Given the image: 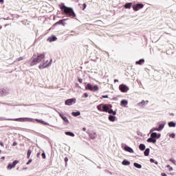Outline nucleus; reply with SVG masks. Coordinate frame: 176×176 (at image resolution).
<instances>
[{
	"mask_svg": "<svg viewBox=\"0 0 176 176\" xmlns=\"http://www.w3.org/2000/svg\"><path fill=\"white\" fill-rule=\"evenodd\" d=\"M47 41L49 42H54V41H57V37L52 36L48 38Z\"/></svg>",
	"mask_w": 176,
	"mask_h": 176,
	"instance_id": "19",
	"label": "nucleus"
},
{
	"mask_svg": "<svg viewBox=\"0 0 176 176\" xmlns=\"http://www.w3.org/2000/svg\"><path fill=\"white\" fill-rule=\"evenodd\" d=\"M150 162H151V163H155V160L151 159V160H150Z\"/></svg>",
	"mask_w": 176,
	"mask_h": 176,
	"instance_id": "43",
	"label": "nucleus"
},
{
	"mask_svg": "<svg viewBox=\"0 0 176 176\" xmlns=\"http://www.w3.org/2000/svg\"><path fill=\"white\" fill-rule=\"evenodd\" d=\"M104 104H99L97 106V109L98 111H102V107H103Z\"/></svg>",
	"mask_w": 176,
	"mask_h": 176,
	"instance_id": "33",
	"label": "nucleus"
},
{
	"mask_svg": "<svg viewBox=\"0 0 176 176\" xmlns=\"http://www.w3.org/2000/svg\"><path fill=\"white\" fill-rule=\"evenodd\" d=\"M107 112H108V113H110V114L113 115V116L116 115V111L112 110V109H111V107L109 108V110L107 111Z\"/></svg>",
	"mask_w": 176,
	"mask_h": 176,
	"instance_id": "21",
	"label": "nucleus"
},
{
	"mask_svg": "<svg viewBox=\"0 0 176 176\" xmlns=\"http://www.w3.org/2000/svg\"><path fill=\"white\" fill-rule=\"evenodd\" d=\"M147 142H152V144H156V139L151 137L150 138L147 139Z\"/></svg>",
	"mask_w": 176,
	"mask_h": 176,
	"instance_id": "20",
	"label": "nucleus"
},
{
	"mask_svg": "<svg viewBox=\"0 0 176 176\" xmlns=\"http://www.w3.org/2000/svg\"><path fill=\"white\" fill-rule=\"evenodd\" d=\"M9 94V89H0V96H6Z\"/></svg>",
	"mask_w": 176,
	"mask_h": 176,
	"instance_id": "11",
	"label": "nucleus"
},
{
	"mask_svg": "<svg viewBox=\"0 0 176 176\" xmlns=\"http://www.w3.org/2000/svg\"><path fill=\"white\" fill-rule=\"evenodd\" d=\"M142 8H144V4L142 3H138L136 5L133 6V10L135 12H138V10H140V9H142Z\"/></svg>",
	"mask_w": 176,
	"mask_h": 176,
	"instance_id": "7",
	"label": "nucleus"
},
{
	"mask_svg": "<svg viewBox=\"0 0 176 176\" xmlns=\"http://www.w3.org/2000/svg\"><path fill=\"white\" fill-rule=\"evenodd\" d=\"M84 97H85V98H87V97H89V94H84Z\"/></svg>",
	"mask_w": 176,
	"mask_h": 176,
	"instance_id": "40",
	"label": "nucleus"
},
{
	"mask_svg": "<svg viewBox=\"0 0 176 176\" xmlns=\"http://www.w3.org/2000/svg\"><path fill=\"white\" fill-rule=\"evenodd\" d=\"M110 107H111V105L103 104V106H102V111L103 112H108V111H109Z\"/></svg>",
	"mask_w": 176,
	"mask_h": 176,
	"instance_id": "13",
	"label": "nucleus"
},
{
	"mask_svg": "<svg viewBox=\"0 0 176 176\" xmlns=\"http://www.w3.org/2000/svg\"><path fill=\"white\" fill-rule=\"evenodd\" d=\"M124 150H125L126 152H129V153H134V150H133V148L129 146H124Z\"/></svg>",
	"mask_w": 176,
	"mask_h": 176,
	"instance_id": "12",
	"label": "nucleus"
},
{
	"mask_svg": "<svg viewBox=\"0 0 176 176\" xmlns=\"http://www.w3.org/2000/svg\"><path fill=\"white\" fill-rule=\"evenodd\" d=\"M133 5V3H127L124 5V8L126 9H131V6Z\"/></svg>",
	"mask_w": 176,
	"mask_h": 176,
	"instance_id": "22",
	"label": "nucleus"
},
{
	"mask_svg": "<svg viewBox=\"0 0 176 176\" xmlns=\"http://www.w3.org/2000/svg\"><path fill=\"white\" fill-rule=\"evenodd\" d=\"M168 126L169 127H175L176 124L175 122H168Z\"/></svg>",
	"mask_w": 176,
	"mask_h": 176,
	"instance_id": "29",
	"label": "nucleus"
},
{
	"mask_svg": "<svg viewBox=\"0 0 176 176\" xmlns=\"http://www.w3.org/2000/svg\"><path fill=\"white\" fill-rule=\"evenodd\" d=\"M1 159H3V160L5 159V157H2Z\"/></svg>",
	"mask_w": 176,
	"mask_h": 176,
	"instance_id": "54",
	"label": "nucleus"
},
{
	"mask_svg": "<svg viewBox=\"0 0 176 176\" xmlns=\"http://www.w3.org/2000/svg\"><path fill=\"white\" fill-rule=\"evenodd\" d=\"M127 104H129V101H127L126 100H122L120 102L121 107H126L127 105Z\"/></svg>",
	"mask_w": 176,
	"mask_h": 176,
	"instance_id": "16",
	"label": "nucleus"
},
{
	"mask_svg": "<svg viewBox=\"0 0 176 176\" xmlns=\"http://www.w3.org/2000/svg\"><path fill=\"white\" fill-rule=\"evenodd\" d=\"M85 90H90L91 91H98V90H100V87L97 85H93L90 83H88L85 87Z\"/></svg>",
	"mask_w": 176,
	"mask_h": 176,
	"instance_id": "3",
	"label": "nucleus"
},
{
	"mask_svg": "<svg viewBox=\"0 0 176 176\" xmlns=\"http://www.w3.org/2000/svg\"><path fill=\"white\" fill-rule=\"evenodd\" d=\"M146 104H148V101L143 100L139 103V105H140L141 107H144V105H146Z\"/></svg>",
	"mask_w": 176,
	"mask_h": 176,
	"instance_id": "28",
	"label": "nucleus"
},
{
	"mask_svg": "<svg viewBox=\"0 0 176 176\" xmlns=\"http://www.w3.org/2000/svg\"><path fill=\"white\" fill-rule=\"evenodd\" d=\"M89 135L91 140H96V138H97V133L96 132H92L89 133Z\"/></svg>",
	"mask_w": 176,
	"mask_h": 176,
	"instance_id": "14",
	"label": "nucleus"
},
{
	"mask_svg": "<svg viewBox=\"0 0 176 176\" xmlns=\"http://www.w3.org/2000/svg\"><path fill=\"white\" fill-rule=\"evenodd\" d=\"M87 6V5H86V3H84L83 4V7H84V9H85V8Z\"/></svg>",
	"mask_w": 176,
	"mask_h": 176,
	"instance_id": "46",
	"label": "nucleus"
},
{
	"mask_svg": "<svg viewBox=\"0 0 176 176\" xmlns=\"http://www.w3.org/2000/svg\"><path fill=\"white\" fill-rule=\"evenodd\" d=\"M60 8L62 10H63L64 13H65L67 16H69V17H76V14H75V12H74V9H72V8L67 7L65 5H64V3H62L60 6Z\"/></svg>",
	"mask_w": 176,
	"mask_h": 176,
	"instance_id": "2",
	"label": "nucleus"
},
{
	"mask_svg": "<svg viewBox=\"0 0 176 176\" xmlns=\"http://www.w3.org/2000/svg\"><path fill=\"white\" fill-rule=\"evenodd\" d=\"M169 137L170 138H175V133H170V134H169Z\"/></svg>",
	"mask_w": 176,
	"mask_h": 176,
	"instance_id": "37",
	"label": "nucleus"
},
{
	"mask_svg": "<svg viewBox=\"0 0 176 176\" xmlns=\"http://www.w3.org/2000/svg\"><path fill=\"white\" fill-rule=\"evenodd\" d=\"M159 127H153L150 130V133H153V131H162L163 129H164V126H166V122H160Z\"/></svg>",
	"mask_w": 176,
	"mask_h": 176,
	"instance_id": "4",
	"label": "nucleus"
},
{
	"mask_svg": "<svg viewBox=\"0 0 176 176\" xmlns=\"http://www.w3.org/2000/svg\"><path fill=\"white\" fill-rule=\"evenodd\" d=\"M139 148L140 149V151H145V145L142 144H140Z\"/></svg>",
	"mask_w": 176,
	"mask_h": 176,
	"instance_id": "31",
	"label": "nucleus"
},
{
	"mask_svg": "<svg viewBox=\"0 0 176 176\" xmlns=\"http://www.w3.org/2000/svg\"><path fill=\"white\" fill-rule=\"evenodd\" d=\"M169 162H170V163H173V164H174L175 166H176V160L173 159V158H170L169 160Z\"/></svg>",
	"mask_w": 176,
	"mask_h": 176,
	"instance_id": "35",
	"label": "nucleus"
},
{
	"mask_svg": "<svg viewBox=\"0 0 176 176\" xmlns=\"http://www.w3.org/2000/svg\"><path fill=\"white\" fill-rule=\"evenodd\" d=\"M16 145H17V142H14L12 144V146H16Z\"/></svg>",
	"mask_w": 176,
	"mask_h": 176,
	"instance_id": "42",
	"label": "nucleus"
},
{
	"mask_svg": "<svg viewBox=\"0 0 176 176\" xmlns=\"http://www.w3.org/2000/svg\"><path fill=\"white\" fill-rule=\"evenodd\" d=\"M10 120H14L15 122H25V118H15V119H10Z\"/></svg>",
	"mask_w": 176,
	"mask_h": 176,
	"instance_id": "15",
	"label": "nucleus"
},
{
	"mask_svg": "<svg viewBox=\"0 0 176 176\" xmlns=\"http://www.w3.org/2000/svg\"><path fill=\"white\" fill-rule=\"evenodd\" d=\"M0 30H2V26H0Z\"/></svg>",
	"mask_w": 176,
	"mask_h": 176,
	"instance_id": "53",
	"label": "nucleus"
},
{
	"mask_svg": "<svg viewBox=\"0 0 176 176\" xmlns=\"http://www.w3.org/2000/svg\"><path fill=\"white\" fill-rule=\"evenodd\" d=\"M31 153H32V151L31 150L28 151V159H30V156H31Z\"/></svg>",
	"mask_w": 176,
	"mask_h": 176,
	"instance_id": "36",
	"label": "nucleus"
},
{
	"mask_svg": "<svg viewBox=\"0 0 176 176\" xmlns=\"http://www.w3.org/2000/svg\"><path fill=\"white\" fill-rule=\"evenodd\" d=\"M52 59H50V62L45 59V54L43 53L34 54L30 60V65H36V64H39V63H41L38 65V68L40 69L49 68V67L52 65Z\"/></svg>",
	"mask_w": 176,
	"mask_h": 176,
	"instance_id": "1",
	"label": "nucleus"
},
{
	"mask_svg": "<svg viewBox=\"0 0 176 176\" xmlns=\"http://www.w3.org/2000/svg\"><path fill=\"white\" fill-rule=\"evenodd\" d=\"M72 116H79L80 115V111H74L72 113Z\"/></svg>",
	"mask_w": 176,
	"mask_h": 176,
	"instance_id": "24",
	"label": "nucleus"
},
{
	"mask_svg": "<svg viewBox=\"0 0 176 176\" xmlns=\"http://www.w3.org/2000/svg\"><path fill=\"white\" fill-rule=\"evenodd\" d=\"M19 163V161L14 160L12 164H9L7 168L8 170H12V168H14L16 165Z\"/></svg>",
	"mask_w": 176,
	"mask_h": 176,
	"instance_id": "9",
	"label": "nucleus"
},
{
	"mask_svg": "<svg viewBox=\"0 0 176 176\" xmlns=\"http://www.w3.org/2000/svg\"><path fill=\"white\" fill-rule=\"evenodd\" d=\"M65 162H68V157L65 158Z\"/></svg>",
	"mask_w": 176,
	"mask_h": 176,
	"instance_id": "47",
	"label": "nucleus"
},
{
	"mask_svg": "<svg viewBox=\"0 0 176 176\" xmlns=\"http://www.w3.org/2000/svg\"><path fill=\"white\" fill-rule=\"evenodd\" d=\"M151 138H154V140H159V138H160V137H162V134L157 133L156 132H153L151 134Z\"/></svg>",
	"mask_w": 176,
	"mask_h": 176,
	"instance_id": "8",
	"label": "nucleus"
},
{
	"mask_svg": "<svg viewBox=\"0 0 176 176\" xmlns=\"http://www.w3.org/2000/svg\"><path fill=\"white\" fill-rule=\"evenodd\" d=\"M109 120L110 122H115V120H116V116H112V115H109Z\"/></svg>",
	"mask_w": 176,
	"mask_h": 176,
	"instance_id": "17",
	"label": "nucleus"
},
{
	"mask_svg": "<svg viewBox=\"0 0 176 176\" xmlns=\"http://www.w3.org/2000/svg\"><path fill=\"white\" fill-rule=\"evenodd\" d=\"M119 89L120 90V91H122V93H127V91L129 90V87H127V85L122 84L119 86Z\"/></svg>",
	"mask_w": 176,
	"mask_h": 176,
	"instance_id": "6",
	"label": "nucleus"
},
{
	"mask_svg": "<svg viewBox=\"0 0 176 176\" xmlns=\"http://www.w3.org/2000/svg\"><path fill=\"white\" fill-rule=\"evenodd\" d=\"M157 164V162H155V164Z\"/></svg>",
	"mask_w": 176,
	"mask_h": 176,
	"instance_id": "55",
	"label": "nucleus"
},
{
	"mask_svg": "<svg viewBox=\"0 0 176 176\" xmlns=\"http://www.w3.org/2000/svg\"><path fill=\"white\" fill-rule=\"evenodd\" d=\"M102 98H108V95L102 96Z\"/></svg>",
	"mask_w": 176,
	"mask_h": 176,
	"instance_id": "45",
	"label": "nucleus"
},
{
	"mask_svg": "<svg viewBox=\"0 0 176 176\" xmlns=\"http://www.w3.org/2000/svg\"><path fill=\"white\" fill-rule=\"evenodd\" d=\"M76 103V98H71V99H67L65 100V104L66 105H74V104Z\"/></svg>",
	"mask_w": 176,
	"mask_h": 176,
	"instance_id": "5",
	"label": "nucleus"
},
{
	"mask_svg": "<svg viewBox=\"0 0 176 176\" xmlns=\"http://www.w3.org/2000/svg\"><path fill=\"white\" fill-rule=\"evenodd\" d=\"M25 122H30L32 123H35V120H34V118H25Z\"/></svg>",
	"mask_w": 176,
	"mask_h": 176,
	"instance_id": "18",
	"label": "nucleus"
},
{
	"mask_svg": "<svg viewBox=\"0 0 176 176\" xmlns=\"http://www.w3.org/2000/svg\"><path fill=\"white\" fill-rule=\"evenodd\" d=\"M21 60H23V58H22V57L18 58V61H21Z\"/></svg>",
	"mask_w": 176,
	"mask_h": 176,
	"instance_id": "44",
	"label": "nucleus"
},
{
	"mask_svg": "<svg viewBox=\"0 0 176 176\" xmlns=\"http://www.w3.org/2000/svg\"><path fill=\"white\" fill-rule=\"evenodd\" d=\"M39 155H41V153H38L37 154V156H39Z\"/></svg>",
	"mask_w": 176,
	"mask_h": 176,
	"instance_id": "51",
	"label": "nucleus"
},
{
	"mask_svg": "<svg viewBox=\"0 0 176 176\" xmlns=\"http://www.w3.org/2000/svg\"><path fill=\"white\" fill-rule=\"evenodd\" d=\"M32 162V160H29L28 162L26 163V164H30Z\"/></svg>",
	"mask_w": 176,
	"mask_h": 176,
	"instance_id": "41",
	"label": "nucleus"
},
{
	"mask_svg": "<svg viewBox=\"0 0 176 176\" xmlns=\"http://www.w3.org/2000/svg\"><path fill=\"white\" fill-rule=\"evenodd\" d=\"M41 155L43 157V159H46V155L45 154V153H43Z\"/></svg>",
	"mask_w": 176,
	"mask_h": 176,
	"instance_id": "38",
	"label": "nucleus"
},
{
	"mask_svg": "<svg viewBox=\"0 0 176 176\" xmlns=\"http://www.w3.org/2000/svg\"><path fill=\"white\" fill-rule=\"evenodd\" d=\"M0 2H3V0H0Z\"/></svg>",
	"mask_w": 176,
	"mask_h": 176,
	"instance_id": "52",
	"label": "nucleus"
},
{
	"mask_svg": "<svg viewBox=\"0 0 176 176\" xmlns=\"http://www.w3.org/2000/svg\"><path fill=\"white\" fill-rule=\"evenodd\" d=\"M116 82H119V80H114V83H116Z\"/></svg>",
	"mask_w": 176,
	"mask_h": 176,
	"instance_id": "48",
	"label": "nucleus"
},
{
	"mask_svg": "<svg viewBox=\"0 0 176 176\" xmlns=\"http://www.w3.org/2000/svg\"><path fill=\"white\" fill-rule=\"evenodd\" d=\"M145 60L144 59H140L138 61H136V64H138L139 65H141L142 63H144Z\"/></svg>",
	"mask_w": 176,
	"mask_h": 176,
	"instance_id": "32",
	"label": "nucleus"
},
{
	"mask_svg": "<svg viewBox=\"0 0 176 176\" xmlns=\"http://www.w3.org/2000/svg\"><path fill=\"white\" fill-rule=\"evenodd\" d=\"M166 168H168V171H173L174 168L170 164L166 165Z\"/></svg>",
	"mask_w": 176,
	"mask_h": 176,
	"instance_id": "34",
	"label": "nucleus"
},
{
	"mask_svg": "<svg viewBox=\"0 0 176 176\" xmlns=\"http://www.w3.org/2000/svg\"><path fill=\"white\" fill-rule=\"evenodd\" d=\"M66 135H69L70 137H75V134L72 132H65Z\"/></svg>",
	"mask_w": 176,
	"mask_h": 176,
	"instance_id": "30",
	"label": "nucleus"
},
{
	"mask_svg": "<svg viewBox=\"0 0 176 176\" xmlns=\"http://www.w3.org/2000/svg\"><path fill=\"white\" fill-rule=\"evenodd\" d=\"M133 166L136 167V168H142V166L138 163H134Z\"/></svg>",
	"mask_w": 176,
	"mask_h": 176,
	"instance_id": "25",
	"label": "nucleus"
},
{
	"mask_svg": "<svg viewBox=\"0 0 176 176\" xmlns=\"http://www.w3.org/2000/svg\"><path fill=\"white\" fill-rule=\"evenodd\" d=\"M122 164H123V166H130V162L124 160L122 162Z\"/></svg>",
	"mask_w": 176,
	"mask_h": 176,
	"instance_id": "23",
	"label": "nucleus"
},
{
	"mask_svg": "<svg viewBox=\"0 0 176 176\" xmlns=\"http://www.w3.org/2000/svg\"><path fill=\"white\" fill-rule=\"evenodd\" d=\"M78 80L80 83H82V82H83V80L82 78H78Z\"/></svg>",
	"mask_w": 176,
	"mask_h": 176,
	"instance_id": "39",
	"label": "nucleus"
},
{
	"mask_svg": "<svg viewBox=\"0 0 176 176\" xmlns=\"http://www.w3.org/2000/svg\"><path fill=\"white\" fill-rule=\"evenodd\" d=\"M35 120H36V122H38V123H42V124H49L47 122H45V121H43L41 120L36 119Z\"/></svg>",
	"mask_w": 176,
	"mask_h": 176,
	"instance_id": "27",
	"label": "nucleus"
},
{
	"mask_svg": "<svg viewBox=\"0 0 176 176\" xmlns=\"http://www.w3.org/2000/svg\"><path fill=\"white\" fill-rule=\"evenodd\" d=\"M82 131H86V128H85V127L82 128Z\"/></svg>",
	"mask_w": 176,
	"mask_h": 176,
	"instance_id": "50",
	"label": "nucleus"
},
{
	"mask_svg": "<svg viewBox=\"0 0 176 176\" xmlns=\"http://www.w3.org/2000/svg\"><path fill=\"white\" fill-rule=\"evenodd\" d=\"M1 150H0V153H1Z\"/></svg>",
	"mask_w": 176,
	"mask_h": 176,
	"instance_id": "56",
	"label": "nucleus"
},
{
	"mask_svg": "<svg viewBox=\"0 0 176 176\" xmlns=\"http://www.w3.org/2000/svg\"><path fill=\"white\" fill-rule=\"evenodd\" d=\"M0 145H1V146H3V144L1 142H0Z\"/></svg>",
	"mask_w": 176,
	"mask_h": 176,
	"instance_id": "49",
	"label": "nucleus"
},
{
	"mask_svg": "<svg viewBox=\"0 0 176 176\" xmlns=\"http://www.w3.org/2000/svg\"><path fill=\"white\" fill-rule=\"evenodd\" d=\"M150 152H151V150L149 148H146L144 151V156H149Z\"/></svg>",
	"mask_w": 176,
	"mask_h": 176,
	"instance_id": "26",
	"label": "nucleus"
},
{
	"mask_svg": "<svg viewBox=\"0 0 176 176\" xmlns=\"http://www.w3.org/2000/svg\"><path fill=\"white\" fill-rule=\"evenodd\" d=\"M59 116L62 118L63 120L65 122V124H69V120L67 118L64 114L59 113Z\"/></svg>",
	"mask_w": 176,
	"mask_h": 176,
	"instance_id": "10",
	"label": "nucleus"
}]
</instances>
